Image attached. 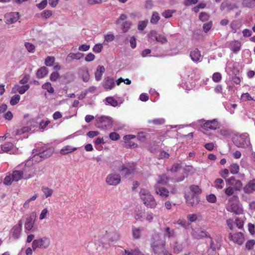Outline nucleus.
Returning a JSON list of instances; mask_svg holds the SVG:
<instances>
[{
    "label": "nucleus",
    "instance_id": "37",
    "mask_svg": "<svg viewBox=\"0 0 255 255\" xmlns=\"http://www.w3.org/2000/svg\"><path fill=\"white\" fill-rule=\"evenodd\" d=\"M42 88L46 90L48 92L53 93L54 92V89L51 86V84L49 82H47L42 85Z\"/></svg>",
    "mask_w": 255,
    "mask_h": 255
},
{
    "label": "nucleus",
    "instance_id": "56",
    "mask_svg": "<svg viewBox=\"0 0 255 255\" xmlns=\"http://www.w3.org/2000/svg\"><path fill=\"white\" fill-rule=\"evenodd\" d=\"M198 218L197 215L196 214H188L187 216V219L191 222H195Z\"/></svg>",
    "mask_w": 255,
    "mask_h": 255
},
{
    "label": "nucleus",
    "instance_id": "55",
    "mask_svg": "<svg viewBox=\"0 0 255 255\" xmlns=\"http://www.w3.org/2000/svg\"><path fill=\"white\" fill-rule=\"evenodd\" d=\"M50 123L49 120H42L39 124V126L40 128L44 129L46 128L47 126Z\"/></svg>",
    "mask_w": 255,
    "mask_h": 255
},
{
    "label": "nucleus",
    "instance_id": "50",
    "mask_svg": "<svg viewBox=\"0 0 255 255\" xmlns=\"http://www.w3.org/2000/svg\"><path fill=\"white\" fill-rule=\"evenodd\" d=\"M212 26V22L209 21L207 23H204L203 25V28L204 31L207 33L208 32L211 28Z\"/></svg>",
    "mask_w": 255,
    "mask_h": 255
},
{
    "label": "nucleus",
    "instance_id": "30",
    "mask_svg": "<svg viewBox=\"0 0 255 255\" xmlns=\"http://www.w3.org/2000/svg\"><path fill=\"white\" fill-rule=\"evenodd\" d=\"M142 230L139 228H136L134 226L132 227V235L133 238L135 239H138L140 238Z\"/></svg>",
    "mask_w": 255,
    "mask_h": 255
},
{
    "label": "nucleus",
    "instance_id": "54",
    "mask_svg": "<svg viewBox=\"0 0 255 255\" xmlns=\"http://www.w3.org/2000/svg\"><path fill=\"white\" fill-rule=\"evenodd\" d=\"M154 216V214L151 212H147L145 219L148 222L151 223L153 220Z\"/></svg>",
    "mask_w": 255,
    "mask_h": 255
},
{
    "label": "nucleus",
    "instance_id": "64",
    "mask_svg": "<svg viewBox=\"0 0 255 255\" xmlns=\"http://www.w3.org/2000/svg\"><path fill=\"white\" fill-rule=\"evenodd\" d=\"M12 176H6L4 179V181H3V183L4 184L6 185H10L12 182Z\"/></svg>",
    "mask_w": 255,
    "mask_h": 255
},
{
    "label": "nucleus",
    "instance_id": "27",
    "mask_svg": "<svg viewBox=\"0 0 255 255\" xmlns=\"http://www.w3.org/2000/svg\"><path fill=\"white\" fill-rule=\"evenodd\" d=\"M31 128L28 127H24L20 129H16L12 132V135L15 136L17 135H20L25 132L31 130Z\"/></svg>",
    "mask_w": 255,
    "mask_h": 255
},
{
    "label": "nucleus",
    "instance_id": "61",
    "mask_svg": "<svg viewBox=\"0 0 255 255\" xmlns=\"http://www.w3.org/2000/svg\"><path fill=\"white\" fill-rule=\"evenodd\" d=\"M221 75L220 73L216 72L213 75V80L215 82H219L221 79Z\"/></svg>",
    "mask_w": 255,
    "mask_h": 255
},
{
    "label": "nucleus",
    "instance_id": "1",
    "mask_svg": "<svg viewBox=\"0 0 255 255\" xmlns=\"http://www.w3.org/2000/svg\"><path fill=\"white\" fill-rule=\"evenodd\" d=\"M139 195L143 203L147 208L155 209L156 207L157 202L148 190L144 188L141 189Z\"/></svg>",
    "mask_w": 255,
    "mask_h": 255
},
{
    "label": "nucleus",
    "instance_id": "16",
    "mask_svg": "<svg viewBox=\"0 0 255 255\" xmlns=\"http://www.w3.org/2000/svg\"><path fill=\"white\" fill-rule=\"evenodd\" d=\"M115 86V83L113 78L110 77H107L103 83V87L106 90L112 89Z\"/></svg>",
    "mask_w": 255,
    "mask_h": 255
},
{
    "label": "nucleus",
    "instance_id": "8",
    "mask_svg": "<svg viewBox=\"0 0 255 255\" xmlns=\"http://www.w3.org/2000/svg\"><path fill=\"white\" fill-rule=\"evenodd\" d=\"M98 127L99 128H109L112 125V121L110 117L102 116L98 119Z\"/></svg>",
    "mask_w": 255,
    "mask_h": 255
},
{
    "label": "nucleus",
    "instance_id": "46",
    "mask_svg": "<svg viewBox=\"0 0 255 255\" xmlns=\"http://www.w3.org/2000/svg\"><path fill=\"white\" fill-rule=\"evenodd\" d=\"M20 100V96L18 95H15L11 97L10 101V103L11 105H15L18 103Z\"/></svg>",
    "mask_w": 255,
    "mask_h": 255
},
{
    "label": "nucleus",
    "instance_id": "26",
    "mask_svg": "<svg viewBox=\"0 0 255 255\" xmlns=\"http://www.w3.org/2000/svg\"><path fill=\"white\" fill-rule=\"evenodd\" d=\"M241 42L238 40L232 41L230 45L231 49L234 52L239 51L241 49Z\"/></svg>",
    "mask_w": 255,
    "mask_h": 255
},
{
    "label": "nucleus",
    "instance_id": "24",
    "mask_svg": "<svg viewBox=\"0 0 255 255\" xmlns=\"http://www.w3.org/2000/svg\"><path fill=\"white\" fill-rule=\"evenodd\" d=\"M48 73V68L46 67H42L39 68L36 72V76L38 78H42L47 75Z\"/></svg>",
    "mask_w": 255,
    "mask_h": 255
},
{
    "label": "nucleus",
    "instance_id": "5",
    "mask_svg": "<svg viewBox=\"0 0 255 255\" xmlns=\"http://www.w3.org/2000/svg\"><path fill=\"white\" fill-rule=\"evenodd\" d=\"M54 152L53 148H48L42 152L35 154L32 157V160L39 161L50 157Z\"/></svg>",
    "mask_w": 255,
    "mask_h": 255
},
{
    "label": "nucleus",
    "instance_id": "22",
    "mask_svg": "<svg viewBox=\"0 0 255 255\" xmlns=\"http://www.w3.org/2000/svg\"><path fill=\"white\" fill-rule=\"evenodd\" d=\"M12 181H18L24 177V173L22 171L14 170L12 173Z\"/></svg>",
    "mask_w": 255,
    "mask_h": 255
},
{
    "label": "nucleus",
    "instance_id": "33",
    "mask_svg": "<svg viewBox=\"0 0 255 255\" xmlns=\"http://www.w3.org/2000/svg\"><path fill=\"white\" fill-rule=\"evenodd\" d=\"M168 180L169 178L167 176L166 174H163L159 176V178L156 184H158V185L159 184L165 185L168 182Z\"/></svg>",
    "mask_w": 255,
    "mask_h": 255
},
{
    "label": "nucleus",
    "instance_id": "9",
    "mask_svg": "<svg viewBox=\"0 0 255 255\" xmlns=\"http://www.w3.org/2000/svg\"><path fill=\"white\" fill-rule=\"evenodd\" d=\"M229 238L231 241L238 245H242L245 241V238L244 235L241 232H238L234 234L230 233L229 235Z\"/></svg>",
    "mask_w": 255,
    "mask_h": 255
},
{
    "label": "nucleus",
    "instance_id": "44",
    "mask_svg": "<svg viewBox=\"0 0 255 255\" xmlns=\"http://www.w3.org/2000/svg\"><path fill=\"white\" fill-rule=\"evenodd\" d=\"M183 249V247L182 244L175 243L173 248V251L175 253L178 254L182 251Z\"/></svg>",
    "mask_w": 255,
    "mask_h": 255
},
{
    "label": "nucleus",
    "instance_id": "18",
    "mask_svg": "<svg viewBox=\"0 0 255 255\" xmlns=\"http://www.w3.org/2000/svg\"><path fill=\"white\" fill-rule=\"evenodd\" d=\"M190 56L193 62H198L201 61V55L198 48H195L190 52Z\"/></svg>",
    "mask_w": 255,
    "mask_h": 255
},
{
    "label": "nucleus",
    "instance_id": "28",
    "mask_svg": "<svg viewBox=\"0 0 255 255\" xmlns=\"http://www.w3.org/2000/svg\"><path fill=\"white\" fill-rule=\"evenodd\" d=\"M77 149L76 147H73L70 145H66L64 146L60 151V153L61 154H67L68 153H71L74 151H75Z\"/></svg>",
    "mask_w": 255,
    "mask_h": 255
},
{
    "label": "nucleus",
    "instance_id": "49",
    "mask_svg": "<svg viewBox=\"0 0 255 255\" xmlns=\"http://www.w3.org/2000/svg\"><path fill=\"white\" fill-rule=\"evenodd\" d=\"M103 48V46L102 44H96L93 48V51L95 53H99L101 52Z\"/></svg>",
    "mask_w": 255,
    "mask_h": 255
},
{
    "label": "nucleus",
    "instance_id": "4",
    "mask_svg": "<svg viewBox=\"0 0 255 255\" xmlns=\"http://www.w3.org/2000/svg\"><path fill=\"white\" fill-rule=\"evenodd\" d=\"M50 244V239L46 237L34 240L32 243V249L33 251H35L37 248L46 249Z\"/></svg>",
    "mask_w": 255,
    "mask_h": 255
},
{
    "label": "nucleus",
    "instance_id": "59",
    "mask_svg": "<svg viewBox=\"0 0 255 255\" xmlns=\"http://www.w3.org/2000/svg\"><path fill=\"white\" fill-rule=\"evenodd\" d=\"M52 14V12L51 10H45L41 13V16L45 18H47L51 16Z\"/></svg>",
    "mask_w": 255,
    "mask_h": 255
},
{
    "label": "nucleus",
    "instance_id": "35",
    "mask_svg": "<svg viewBox=\"0 0 255 255\" xmlns=\"http://www.w3.org/2000/svg\"><path fill=\"white\" fill-rule=\"evenodd\" d=\"M239 165L237 163H233L230 166V170L232 174H236L239 172Z\"/></svg>",
    "mask_w": 255,
    "mask_h": 255
},
{
    "label": "nucleus",
    "instance_id": "51",
    "mask_svg": "<svg viewBox=\"0 0 255 255\" xmlns=\"http://www.w3.org/2000/svg\"><path fill=\"white\" fill-rule=\"evenodd\" d=\"M107 102L113 107H116L118 105V102L112 97H108L106 98Z\"/></svg>",
    "mask_w": 255,
    "mask_h": 255
},
{
    "label": "nucleus",
    "instance_id": "63",
    "mask_svg": "<svg viewBox=\"0 0 255 255\" xmlns=\"http://www.w3.org/2000/svg\"><path fill=\"white\" fill-rule=\"evenodd\" d=\"M158 35V33H157V32L156 30H152L150 31V32L148 34V36H149V37H150V38H151L152 39H155L156 40Z\"/></svg>",
    "mask_w": 255,
    "mask_h": 255
},
{
    "label": "nucleus",
    "instance_id": "62",
    "mask_svg": "<svg viewBox=\"0 0 255 255\" xmlns=\"http://www.w3.org/2000/svg\"><path fill=\"white\" fill-rule=\"evenodd\" d=\"M109 137L112 140H117L120 137L119 134L115 132H111L109 135Z\"/></svg>",
    "mask_w": 255,
    "mask_h": 255
},
{
    "label": "nucleus",
    "instance_id": "2",
    "mask_svg": "<svg viewBox=\"0 0 255 255\" xmlns=\"http://www.w3.org/2000/svg\"><path fill=\"white\" fill-rule=\"evenodd\" d=\"M233 141L238 147L245 148L251 145L249 135L247 133L236 134L233 137Z\"/></svg>",
    "mask_w": 255,
    "mask_h": 255
},
{
    "label": "nucleus",
    "instance_id": "39",
    "mask_svg": "<svg viewBox=\"0 0 255 255\" xmlns=\"http://www.w3.org/2000/svg\"><path fill=\"white\" fill-rule=\"evenodd\" d=\"M190 190L193 193V194H199L201 192V190L197 185H193L190 187Z\"/></svg>",
    "mask_w": 255,
    "mask_h": 255
},
{
    "label": "nucleus",
    "instance_id": "20",
    "mask_svg": "<svg viewBox=\"0 0 255 255\" xmlns=\"http://www.w3.org/2000/svg\"><path fill=\"white\" fill-rule=\"evenodd\" d=\"M244 191L246 193H251L255 191V179L249 181L244 187Z\"/></svg>",
    "mask_w": 255,
    "mask_h": 255
},
{
    "label": "nucleus",
    "instance_id": "25",
    "mask_svg": "<svg viewBox=\"0 0 255 255\" xmlns=\"http://www.w3.org/2000/svg\"><path fill=\"white\" fill-rule=\"evenodd\" d=\"M29 88V85H25L20 86L19 85H16L13 88L12 90L14 91V92L15 91L18 92L20 94H24L28 89Z\"/></svg>",
    "mask_w": 255,
    "mask_h": 255
},
{
    "label": "nucleus",
    "instance_id": "48",
    "mask_svg": "<svg viewBox=\"0 0 255 255\" xmlns=\"http://www.w3.org/2000/svg\"><path fill=\"white\" fill-rule=\"evenodd\" d=\"M224 184V181L222 179L218 178L215 181V186L217 189H222L223 186L222 184Z\"/></svg>",
    "mask_w": 255,
    "mask_h": 255
},
{
    "label": "nucleus",
    "instance_id": "52",
    "mask_svg": "<svg viewBox=\"0 0 255 255\" xmlns=\"http://www.w3.org/2000/svg\"><path fill=\"white\" fill-rule=\"evenodd\" d=\"M199 17L201 21H205L208 20L209 16L206 12H202L200 14Z\"/></svg>",
    "mask_w": 255,
    "mask_h": 255
},
{
    "label": "nucleus",
    "instance_id": "43",
    "mask_svg": "<svg viewBox=\"0 0 255 255\" xmlns=\"http://www.w3.org/2000/svg\"><path fill=\"white\" fill-rule=\"evenodd\" d=\"M24 45L28 52L31 53L34 52L35 47L33 44L29 42H25Z\"/></svg>",
    "mask_w": 255,
    "mask_h": 255
},
{
    "label": "nucleus",
    "instance_id": "15",
    "mask_svg": "<svg viewBox=\"0 0 255 255\" xmlns=\"http://www.w3.org/2000/svg\"><path fill=\"white\" fill-rule=\"evenodd\" d=\"M22 225V221L19 220L18 223L11 229V233L15 239H18L19 237L21 231Z\"/></svg>",
    "mask_w": 255,
    "mask_h": 255
},
{
    "label": "nucleus",
    "instance_id": "57",
    "mask_svg": "<svg viewBox=\"0 0 255 255\" xmlns=\"http://www.w3.org/2000/svg\"><path fill=\"white\" fill-rule=\"evenodd\" d=\"M255 244V241L254 240H251L248 241L246 244V248L250 250H251Z\"/></svg>",
    "mask_w": 255,
    "mask_h": 255
},
{
    "label": "nucleus",
    "instance_id": "40",
    "mask_svg": "<svg viewBox=\"0 0 255 255\" xmlns=\"http://www.w3.org/2000/svg\"><path fill=\"white\" fill-rule=\"evenodd\" d=\"M148 22L147 20L139 21L137 25V28L139 30H143L147 26Z\"/></svg>",
    "mask_w": 255,
    "mask_h": 255
},
{
    "label": "nucleus",
    "instance_id": "7",
    "mask_svg": "<svg viewBox=\"0 0 255 255\" xmlns=\"http://www.w3.org/2000/svg\"><path fill=\"white\" fill-rule=\"evenodd\" d=\"M165 242L162 240L155 241L151 244V247L155 254L164 253Z\"/></svg>",
    "mask_w": 255,
    "mask_h": 255
},
{
    "label": "nucleus",
    "instance_id": "45",
    "mask_svg": "<svg viewBox=\"0 0 255 255\" xmlns=\"http://www.w3.org/2000/svg\"><path fill=\"white\" fill-rule=\"evenodd\" d=\"M131 22L128 21H125L122 25V30L124 32H126L130 28Z\"/></svg>",
    "mask_w": 255,
    "mask_h": 255
},
{
    "label": "nucleus",
    "instance_id": "31",
    "mask_svg": "<svg viewBox=\"0 0 255 255\" xmlns=\"http://www.w3.org/2000/svg\"><path fill=\"white\" fill-rule=\"evenodd\" d=\"M84 56V54L80 52H77L76 53H70L67 57V59H69L71 58V59H77L79 60L81 59Z\"/></svg>",
    "mask_w": 255,
    "mask_h": 255
},
{
    "label": "nucleus",
    "instance_id": "11",
    "mask_svg": "<svg viewBox=\"0 0 255 255\" xmlns=\"http://www.w3.org/2000/svg\"><path fill=\"white\" fill-rule=\"evenodd\" d=\"M5 18L6 19V22L7 24H12L14 22H16L19 18V12H10L7 13L5 15Z\"/></svg>",
    "mask_w": 255,
    "mask_h": 255
},
{
    "label": "nucleus",
    "instance_id": "34",
    "mask_svg": "<svg viewBox=\"0 0 255 255\" xmlns=\"http://www.w3.org/2000/svg\"><path fill=\"white\" fill-rule=\"evenodd\" d=\"M160 19V16L159 13L156 11H154L152 13L151 19L150 23L153 24H156Z\"/></svg>",
    "mask_w": 255,
    "mask_h": 255
},
{
    "label": "nucleus",
    "instance_id": "3",
    "mask_svg": "<svg viewBox=\"0 0 255 255\" xmlns=\"http://www.w3.org/2000/svg\"><path fill=\"white\" fill-rule=\"evenodd\" d=\"M229 204L227 207V210L231 212H233L236 214H239L242 213V210L239 205V198L237 196H233L229 199Z\"/></svg>",
    "mask_w": 255,
    "mask_h": 255
},
{
    "label": "nucleus",
    "instance_id": "42",
    "mask_svg": "<svg viewBox=\"0 0 255 255\" xmlns=\"http://www.w3.org/2000/svg\"><path fill=\"white\" fill-rule=\"evenodd\" d=\"M148 133L146 132H139L137 133V138L140 141H144Z\"/></svg>",
    "mask_w": 255,
    "mask_h": 255
},
{
    "label": "nucleus",
    "instance_id": "38",
    "mask_svg": "<svg viewBox=\"0 0 255 255\" xmlns=\"http://www.w3.org/2000/svg\"><path fill=\"white\" fill-rule=\"evenodd\" d=\"M55 61V58L54 57L48 56L45 60V64L47 66H52Z\"/></svg>",
    "mask_w": 255,
    "mask_h": 255
},
{
    "label": "nucleus",
    "instance_id": "19",
    "mask_svg": "<svg viewBox=\"0 0 255 255\" xmlns=\"http://www.w3.org/2000/svg\"><path fill=\"white\" fill-rule=\"evenodd\" d=\"M204 126L210 129H216L218 128V122L216 119L206 121Z\"/></svg>",
    "mask_w": 255,
    "mask_h": 255
},
{
    "label": "nucleus",
    "instance_id": "14",
    "mask_svg": "<svg viewBox=\"0 0 255 255\" xmlns=\"http://www.w3.org/2000/svg\"><path fill=\"white\" fill-rule=\"evenodd\" d=\"M154 190L156 193L162 198H166L169 195V191L165 188L160 187L158 184L154 185Z\"/></svg>",
    "mask_w": 255,
    "mask_h": 255
},
{
    "label": "nucleus",
    "instance_id": "29",
    "mask_svg": "<svg viewBox=\"0 0 255 255\" xmlns=\"http://www.w3.org/2000/svg\"><path fill=\"white\" fill-rule=\"evenodd\" d=\"M14 145L12 143L10 142H5L1 145V148L4 152H8L13 149Z\"/></svg>",
    "mask_w": 255,
    "mask_h": 255
},
{
    "label": "nucleus",
    "instance_id": "23",
    "mask_svg": "<svg viewBox=\"0 0 255 255\" xmlns=\"http://www.w3.org/2000/svg\"><path fill=\"white\" fill-rule=\"evenodd\" d=\"M105 71V68L103 66L99 65L95 72V79L97 81H100L102 79L103 74Z\"/></svg>",
    "mask_w": 255,
    "mask_h": 255
},
{
    "label": "nucleus",
    "instance_id": "53",
    "mask_svg": "<svg viewBox=\"0 0 255 255\" xmlns=\"http://www.w3.org/2000/svg\"><path fill=\"white\" fill-rule=\"evenodd\" d=\"M60 77L59 73L57 72H52L50 76V79L52 81H56Z\"/></svg>",
    "mask_w": 255,
    "mask_h": 255
},
{
    "label": "nucleus",
    "instance_id": "10",
    "mask_svg": "<svg viewBox=\"0 0 255 255\" xmlns=\"http://www.w3.org/2000/svg\"><path fill=\"white\" fill-rule=\"evenodd\" d=\"M35 220V215L34 214L31 215L29 217L26 218L24 224L25 232L28 233L33 227L34 223Z\"/></svg>",
    "mask_w": 255,
    "mask_h": 255
},
{
    "label": "nucleus",
    "instance_id": "58",
    "mask_svg": "<svg viewBox=\"0 0 255 255\" xmlns=\"http://www.w3.org/2000/svg\"><path fill=\"white\" fill-rule=\"evenodd\" d=\"M173 12H174L173 10L168 9V10H165L163 12H162V15L163 17H164L165 18H169V17H171Z\"/></svg>",
    "mask_w": 255,
    "mask_h": 255
},
{
    "label": "nucleus",
    "instance_id": "13",
    "mask_svg": "<svg viewBox=\"0 0 255 255\" xmlns=\"http://www.w3.org/2000/svg\"><path fill=\"white\" fill-rule=\"evenodd\" d=\"M192 236L194 239L197 240L201 239L204 237H207L208 238L211 239V236L210 235H208L206 231L201 230L200 229L193 230L192 233Z\"/></svg>",
    "mask_w": 255,
    "mask_h": 255
},
{
    "label": "nucleus",
    "instance_id": "47",
    "mask_svg": "<svg viewBox=\"0 0 255 255\" xmlns=\"http://www.w3.org/2000/svg\"><path fill=\"white\" fill-rule=\"evenodd\" d=\"M125 146L127 148H134L137 146V144L131 140L125 141Z\"/></svg>",
    "mask_w": 255,
    "mask_h": 255
},
{
    "label": "nucleus",
    "instance_id": "17",
    "mask_svg": "<svg viewBox=\"0 0 255 255\" xmlns=\"http://www.w3.org/2000/svg\"><path fill=\"white\" fill-rule=\"evenodd\" d=\"M135 169V164L134 163H132L131 166L129 168L126 167L123 164H122L119 167L120 171H125L126 175L133 173Z\"/></svg>",
    "mask_w": 255,
    "mask_h": 255
},
{
    "label": "nucleus",
    "instance_id": "60",
    "mask_svg": "<svg viewBox=\"0 0 255 255\" xmlns=\"http://www.w3.org/2000/svg\"><path fill=\"white\" fill-rule=\"evenodd\" d=\"M37 197V194H35L31 198L27 200L23 204V207L24 208H28L29 207V203L30 202V201L32 200H35Z\"/></svg>",
    "mask_w": 255,
    "mask_h": 255
},
{
    "label": "nucleus",
    "instance_id": "41",
    "mask_svg": "<svg viewBox=\"0 0 255 255\" xmlns=\"http://www.w3.org/2000/svg\"><path fill=\"white\" fill-rule=\"evenodd\" d=\"M156 41L162 44L166 43L167 42V39L166 37L161 34H158Z\"/></svg>",
    "mask_w": 255,
    "mask_h": 255
},
{
    "label": "nucleus",
    "instance_id": "36",
    "mask_svg": "<svg viewBox=\"0 0 255 255\" xmlns=\"http://www.w3.org/2000/svg\"><path fill=\"white\" fill-rule=\"evenodd\" d=\"M148 123L153 124L155 125H161L165 123V120L163 118L155 119L153 120H148Z\"/></svg>",
    "mask_w": 255,
    "mask_h": 255
},
{
    "label": "nucleus",
    "instance_id": "32",
    "mask_svg": "<svg viewBox=\"0 0 255 255\" xmlns=\"http://www.w3.org/2000/svg\"><path fill=\"white\" fill-rule=\"evenodd\" d=\"M41 190L44 194L45 198H48L51 197L53 194V190L46 186H42L41 187Z\"/></svg>",
    "mask_w": 255,
    "mask_h": 255
},
{
    "label": "nucleus",
    "instance_id": "12",
    "mask_svg": "<svg viewBox=\"0 0 255 255\" xmlns=\"http://www.w3.org/2000/svg\"><path fill=\"white\" fill-rule=\"evenodd\" d=\"M185 198L186 199V203L188 206H193L197 204L199 202L198 195L193 194L185 195Z\"/></svg>",
    "mask_w": 255,
    "mask_h": 255
},
{
    "label": "nucleus",
    "instance_id": "21",
    "mask_svg": "<svg viewBox=\"0 0 255 255\" xmlns=\"http://www.w3.org/2000/svg\"><path fill=\"white\" fill-rule=\"evenodd\" d=\"M176 236V233L174 229H171L169 227L165 228L164 232V238H174Z\"/></svg>",
    "mask_w": 255,
    "mask_h": 255
},
{
    "label": "nucleus",
    "instance_id": "6",
    "mask_svg": "<svg viewBox=\"0 0 255 255\" xmlns=\"http://www.w3.org/2000/svg\"><path fill=\"white\" fill-rule=\"evenodd\" d=\"M121 181V177L119 174L112 173L107 175L106 182L111 186H116L119 184Z\"/></svg>",
    "mask_w": 255,
    "mask_h": 255
}]
</instances>
